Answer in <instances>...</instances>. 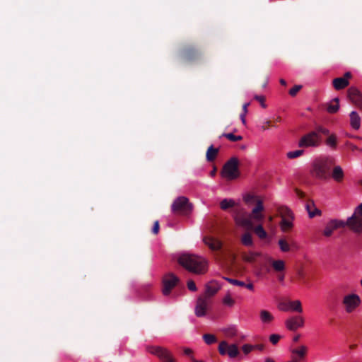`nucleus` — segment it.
I'll return each instance as SVG.
<instances>
[{"label": "nucleus", "instance_id": "nucleus-1", "mask_svg": "<svg viewBox=\"0 0 362 362\" xmlns=\"http://www.w3.org/2000/svg\"><path fill=\"white\" fill-rule=\"evenodd\" d=\"M347 226L353 232L360 234L362 233V203L354 210L351 216L346 221L342 220L332 219L325 226L322 232L325 237H330L334 230Z\"/></svg>", "mask_w": 362, "mask_h": 362}, {"label": "nucleus", "instance_id": "nucleus-2", "mask_svg": "<svg viewBox=\"0 0 362 362\" xmlns=\"http://www.w3.org/2000/svg\"><path fill=\"white\" fill-rule=\"evenodd\" d=\"M178 263L190 272L202 274L206 271V262L201 257L190 254H182L178 258Z\"/></svg>", "mask_w": 362, "mask_h": 362}, {"label": "nucleus", "instance_id": "nucleus-3", "mask_svg": "<svg viewBox=\"0 0 362 362\" xmlns=\"http://www.w3.org/2000/svg\"><path fill=\"white\" fill-rule=\"evenodd\" d=\"M329 131L328 129L317 125L315 127L314 131H311L308 134L303 135L298 142V146L300 148L317 147L320 145L322 142V136L320 134L328 135Z\"/></svg>", "mask_w": 362, "mask_h": 362}, {"label": "nucleus", "instance_id": "nucleus-4", "mask_svg": "<svg viewBox=\"0 0 362 362\" xmlns=\"http://www.w3.org/2000/svg\"><path fill=\"white\" fill-rule=\"evenodd\" d=\"M334 165V160L331 158H320L314 160L311 174L321 180H327L330 176L331 168Z\"/></svg>", "mask_w": 362, "mask_h": 362}, {"label": "nucleus", "instance_id": "nucleus-5", "mask_svg": "<svg viewBox=\"0 0 362 362\" xmlns=\"http://www.w3.org/2000/svg\"><path fill=\"white\" fill-rule=\"evenodd\" d=\"M264 207L262 200H257V204L252 209L248 216L243 218L242 224L246 228H254L255 223L262 224L264 219V214H263Z\"/></svg>", "mask_w": 362, "mask_h": 362}, {"label": "nucleus", "instance_id": "nucleus-6", "mask_svg": "<svg viewBox=\"0 0 362 362\" xmlns=\"http://www.w3.org/2000/svg\"><path fill=\"white\" fill-rule=\"evenodd\" d=\"M221 176L228 180H233L240 176L239 160L236 157L230 158L223 165Z\"/></svg>", "mask_w": 362, "mask_h": 362}, {"label": "nucleus", "instance_id": "nucleus-7", "mask_svg": "<svg viewBox=\"0 0 362 362\" xmlns=\"http://www.w3.org/2000/svg\"><path fill=\"white\" fill-rule=\"evenodd\" d=\"M192 209V204L185 197H177L172 204V211L174 214H187Z\"/></svg>", "mask_w": 362, "mask_h": 362}, {"label": "nucleus", "instance_id": "nucleus-8", "mask_svg": "<svg viewBox=\"0 0 362 362\" xmlns=\"http://www.w3.org/2000/svg\"><path fill=\"white\" fill-rule=\"evenodd\" d=\"M202 50L193 45L185 47L181 52L182 59L188 62H196L199 60L202 57Z\"/></svg>", "mask_w": 362, "mask_h": 362}, {"label": "nucleus", "instance_id": "nucleus-9", "mask_svg": "<svg viewBox=\"0 0 362 362\" xmlns=\"http://www.w3.org/2000/svg\"><path fill=\"white\" fill-rule=\"evenodd\" d=\"M148 351L156 356L162 362H176L171 352L166 348L158 346L148 347Z\"/></svg>", "mask_w": 362, "mask_h": 362}, {"label": "nucleus", "instance_id": "nucleus-10", "mask_svg": "<svg viewBox=\"0 0 362 362\" xmlns=\"http://www.w3.org/2000/svg\"><path fill=\"white\" fill-rule=\"evenodd\" d=\"M180 279L173 273H168L163 278V289L162 293L164 296L170 295L171 291L179 283Z\"/></svg>", "mask_w": 362, "mask_h": 362}, {"label": "nucleus", "instance_id": "nucleus-11", "mask_svg": "<svg viewBox=\"0 0 362 362\" xmlns=\"http://www.w3.org/2000/svg\"><path fill=\"white\" fill-rule=\"evenodd\" d=\"M361 303L359 296L355 293L346 295L342 300V304L347 313H353L360 305Z\"/></svg>", "mask_w": 362, "mask_h": 362}, {"label": "nucleus", "instance_id": "nucleus-12", "mask_svg": "<svg viewBox=\"0 0 362 362\" xmlns=\"http://www.w3.org/2000/svg\"><path fill=\"white\" fill-rule=\"evenodd\" d=\"M218 350L221 356L228 355L230 358H234L240 354L238 346L235 344H229L226 341L219 343Z\"/></svg>", "mask_w": 362, "mask_h": 362}, {"label": "nucleus", "instance_id": "nucleus-13", "mask_svg": "<svg viewBox=\"0 0 362 362\" xmlns=\"http://www.w3.org/2000/svg\"><path fill=\"white\" fill-rule=\"evenodd\" d=\"M210 300L207 298L200 296L197 300L194 312L197 317H204L206 314Z\"/></svg>", "mask_w": 362, "mask_h": 362}, {"label": "nucleus", "instance_id": "nucleus-14", "mask_svg": "<svg viewBox=\"0 0 362 362\" xmlns=\"http://www.w3.org/2000/svg\"><path fill=\"white\" fill-rule=\"evenodd\" d=\"M347 95L349 100L362 110V94L355 87H350L347 90Z\"/></svg>", "mask_w": 362, "mask_h": 362}, {"label": "nucleus", "instance_id": "nucleus-15", "mask_svg": "<svg viewBox=\"0 0 362 362\" xmlns=\"http://www.w3.org/2000/svg\"><path fill=\"white\" fill-rule=\"evenodd\" d=\"M303 318L300 316L291 317L286 321V327L291 331L296 330L298 328L303 327Z\"/></svg>", "mask_w": 362, "mask_h": 362}, {"label": "nucleus", "instance_id": "nucleus-16", "mask_svg": "<svg viewBox=\"0 0 362 362\" xmlns=\"http://www.w3.org/2000/svg\"><path fill=\"white\" fill-rule=\"evenodd\" d=\"M204 243L213 251H218L222 247V243L213 237H204Z\"/></svg>", "mask_w": 362, "mask_h": 362}, {"label": "nucleus", "instance_id": "nucleus-17", "mask_svg": "<svg viewBox=\"0 0 362 362\" xmlns=\"http://www.w3.org/2000/svg\"><path fill=\"white\" fill-rule=\"evenodd\" d=\"M307 351L308 348L304 345H302L298 348L292 349L291 352L293 359L297 361L303 359L306 356Z\"/></svg>", "mask_w": 362, "mask_h": 362}, {"label": "nucleus", "instance_id": "nucleus-18", "mask_svg": "<svg viewBox=\"0 0 362 362\" xmlns=\"http://www.w3.org/2000/svg\"><path fill=\"white\" fill-rule=\"evenodd\" d=\"M218 290L219 286L217 285V284L211 281L206 285L205 293L202 295V296H204L210 300V298L214 296Z\"/></svg>", "mask_w": 362, "mask_h": 362}, {"label": "nucleus", "instance_id": "nucleus-19", "mask_svg": "<svg viewBox=\"0 0 362 362\" xmlns=\"http://www.w3.org/2000/svg\"><path fill=\"white\" fill-rule=\"evenodd\" d=\"M350 124L353 129H358L361 125V117L356 111H352L350 115Z\"/></svg>", "mask_w": 362, "mask_h": 362}, {"label": "nucleus", "instance_id": "nucleus-20", "mask_svg": "<svg viewBox=\"0 0 362 362\" xmlns=\"http://www.w3.org/2000/svg\"><path fill=\"white\" fill-rule=\"evenodd\" d=\"M332 84L336 90H341L347 87L349 84V81L346 78L339 77L333 80Z\"/></svg>", "mask_w": 362, "mask_h": 362}, {"label": "nucleus", "instance_id": "nucleus-21", "mask_svg": "<svg viewBox=\"0 0 362 362\" xmlns=\"http://www.w3.org/2000/svg\"><path fill=\"white\" fill-rule=\"evenodd\" d=\"M261 255V253L257 252H250L244 253L242 255L243 259L248 263L253 264L256 262L257 258Z\"/></svg>", "mask_w": 362, "mask_h": 362}, {"label": "nucleus", "instance_id": "nucleus-22", "mask_svg": "<svg viewBox=\"0 0 362 362\" xmlns=\"http://www.w3.org/2000/svg\"><path fill=\"white\" fill-rule=\"evenodd\" d=\"M278 213L283 218H293V215L290 209L285 206H281L277 209Z\"/></svg>", "mask_w": 362, "mask_h": 362}, {"label": "nucleus", "instance_id": "nucleus-23", "mask_svg": "<svg viewBox=\"0 0 362 362\" xmlns=\"http://www.w3.org/2000/svg\"><path fill=\"white\" fill-rule=\"evenodd\" d=\"M247 229L252 230L254 233L260 238L265 239L267 237V233L264 229L262 224L254 226V228H247Z\"/></svg>", "mask_w": 362, "mask_h": 362}, {"label": "nucleus", "instance_id": "nucleus-24", "mask_svg": "<svg viewBox=\"0 0 362 362\" xmlns=\"http://www.w3.org/2000/svg\"><path fill=\"white\" fill-rule=\"evenodd\" d=\"M332 177L336 182H341L344 178V171L342 168L339 165L334 166L332 170Z\"/></svg>", "mask_w": 362, "mask_h": 362}, {"label": "nucleus", "instance_id": "nucleus-25", "mask_svg": "<svg viewBox=\"0 0 362 362\" xmlns=\"http://www.w3.org/2000/svg\"><path fill=\"white\" fill-rule=\"evenodd\" d=\"M218 153V148H214L213 145H211L207 151H206V158L207 160V161L209 162H212L214 161Z\"/></svg>", "mask_w": 362, "mask_h": 362}, {"label": "nucleus", "instance_id": "nucleus-26", "mask_svg": "<svg viewBox=\"0 0 362 362\" xmlns=\"http://www.w3.org/2000/svg\"><path fill=\"white\" fill-rule=\"evenodd\" d=\"M339 108V98H335L331 103L327 105V111L329 113H335Z\"/></svg>", "mask_w": 362, "mask_h": 362}, {"label": "nucleus", "instance_id": "nucleus-27", "mask_svg": "<svg viewBox=\"0 0 362 362\" xmlns=\"http://www.w3.org/2000/svg\"><path fill=\"white\" fill-rule=\"evenodd\" d=\"M293 218H283L280 223V227L283 232H287L293 228Z\"/></svg>", "mask_w": 362, "mask_h": 362}, {"label": "nucleus", "instance_id": "nucleus-28", "mask_svg": "<svg viewBox=\"0 0 362 362\" xmlns=\"http://www.w3.org/2000/svg\"><path fill=\"white\" fill-rule=\"evenodd\" d=\"M222 332L228 337H234L238 334V329L235 325H230L228 327L223 328Z\"/></svg>", "mask_w": 362, "mask_h": 362}, {"label": "nucleus", "instance_id": "nucleus-29", "mask_svg": "<svg viewBox=\"0 0 362 362\" xmlns=\"http://www.w3.org/2000/svg\"><path fill=\"white\" fill-rule=\"evenodd\" d=\"M260 319L264 323H269L273 320L274 317L269 311L262 310L260 312Z\"/></svg>", "mask_w": 362, "mask_h": 362}, {"label": "nucleus", "instance_id": "nucleus-30", "mask_svg": "<svg viewBox=\"0 0 362 362\" xmlns=\"http://www.w3.org/2000/svg\"><path fill=\"white\" fill-rule=\"evenodd\" d=\"M241 243L245 246H252L253 245V240L252 235L250 233H245L242 235Z\"/></svg>", "mask_w": 362, "mask_h": 362}, {"label": "nucleus", "instance_id": "nucleus-31", "mask_svg": "<svg viewBox=\"0 0 362 362\" xmlns=\"http://www.w3.org/2000/svg\"><path fill=\"white\" fill-rule=\"evenodd\" d=\"M289 308L298 313H302L303 308L300 300L290 301L288 303Z\"/></svg>", "mask_w": 362, "mask_h": 362}, {"label": "nucleus", "instance_id": "nucleus-32", "mask_svg": "<svg viewBox=\"0 0 362 362\" xmlns=\"http://www.w3.org/2000/svg\"><path fill=\"white\" fill-rule=\"evenodd\" d=\"M272 265L276 272H281L285 269V263L283 260H274L272 262Z\"/></svg>", "mask_w": 362, "mask_h": 362}, {"label": "nucleus", "instance_id": "nucleus-33", "mask_svg": "<svg viewBox=\"0 0 362 362\" xmlns=\"http://www.w3.org/2000/svg\"><path fill=\"white\" fill-rule=\"evenodd\" d=\"M325 143L327 146H330L332 148H336L337 147V136L335 134H328V137L327 138Z\"/></svg>", "mask_w": 362, "mask_h": 362}, {"label": "nucleus", "instance_id": "nucleus-34", "mask_svg": "<svg viewBox=\"0 0 362 362\" xmlns=\"http://www.w3.org/2000/svg\"><path fill=\"white\" fill-rule=\"evenodd\" d=\"M203 339L208 345L213 344L217 341L216 337L212 334H204L203 335Z\"/></svg>", "mask_w": 362, "mask_h": 362}, {"label": "nucleus", "instance_id": "nucleus-35", "mask_svg": "<svg viewBox=\"0 0 362 362\" xmlns=\"http://www.w3.org/2000/svg\"><path fill=\"white\" fill-rule=\"evenodd\" d=\"M234 205V201L228 199H223L220 203V206L223 210H227L228 209L233 207Z\"/></svg>", "mask_w": 362, "mask_h": 362}, {"label": "nucleus", "instance_id": "nucleus-36", "mask_svg": "<svg viewBox=\"0 0 362 362\" xmlns=\"http://www.w3.org/2000/svg\"><path fill=\"white\" fill-rule=\"evenodd\" d=\"M278 244L281 250L284 252H288L291 250V246L286 239H279Z\"/></svg>", "mask_w": 362, "mask_h": 362}, {"label": "nucleus", "instance_id": "nucleus-37", "mask_svg": "<svg viewBox=\"0 0 362 362\" xmlns=\"http://www.w3.org/2000/svg\"><path fill=\"white\" fill-rule=\"evenodd\" d=\"M257 200H260L256 195L248 194L244 197V201L247 204H257Z\"/></svg>", "mask_w": 362, "mask_h": 362}, {"label": "nucleus", "instance_id": "nucleus-38", "mask_svg": "<svg viewBox=\"0 0 362 362\" xmlns=\"http://www.w3.org/2000/svg\"><path fill=\"white\" fill-rule=\"evenodd\" d=\"M221 136L226 137L231 141H239L243 139L242 136L235 135L233 133H223Z\"/></svg>", "mask_w": 362, "mask_h": 362}, {"label": "nucleus", "instance_id": "nucleus-39", "mask_svg": "<svg viewBox=\"0 0 362 362\" xmlns=\"http://www.w3.org/2000/svg\"><path fill=\"white\" fill-rule=\"evenodd\" d=\"M304 153L303 150H296L293 151H289L287 153V157L290 159L296 158L300 156H302Z\"/></svg>", "mask_w": 362, "mask_h": 362}, {"label": "nucleus", "instance_id": "nucleus-40", "mask_svg": "<svg viewBox=\"0 0 362 362\" xmlns=\"http://www.w3.org/2000/svg\"><path fill=\"white\" fill-rule=\"evenodd\" d=\"M223 279L226 281H227L228 282H229L230 284L235 285V286L243 287L245 285V282L239 281V280L233 279L228 278V277H223Z\"/></svg>", "mask_w": 362, "mask_h": 362}, {"label": "nucleus", "instance_id": "nucleus-41", "mask_svg": "<svg viewBox=\"0 0 362 362\" xmlns=\"http://www.w3.org/2000/svg\"><path fill=\"white\" fill-rule=\"evenodd\" d=\"M253 349H254L253 345H250L248 344H245L242 346V350L245 355L250 353Z\"/></svg>", "mask_w": 362, "mask_h": 362}, {"label": "nucleus", "instance_id": "nucleus-42", "mask_svg": "<svg viewBox=\"0 0 362 362\" xmlns=\"http://www.w3.org/2000/svg\"><path fill=\"white\" fill-rule=\"evenodd\" d=\"M223 303L231 307L234 305L235 301L229 295H228L223 298Z\"/></svg>", "mask_w": 362, "mask_h": 362}, {"label": "nucleus", "instance_id": "nucleus-43", "mask_svg": "<svg viewBox=\"0 0 362 362\" xmlns=\"http://www.w3.org/2000/svg\"><path fill=\"white\" fill-rule=\"evenodd\" d=\"M281 337L279 334H273L270 335L269 341H271L272 344H276L279 339H281Z\"/></svg>", "mask_w": 362, "mask_h": 362}, {"label": "nucleus", "instance_id": "nucleus-44", "mask_svg": "<svg viewBox=\"0 0 362 362\" xmlns=\"http://www.w3.org/2000/svg\"><path fill=\"white\" fill-rule=\"evenodd\" d=\"M301 88H302V86L296 85L291 89H290L289 94L291 96H295Z\"/></svg>", "mask_w": 362, "mask_h": 362}, {"label": "nucleus", "instance_id": "nucleus-45", "mask_svg": "<svg viewBox=\"0 0 362 362\" xmlns=\"http://www.w3.org/2000/svg\"><path fill=\"white\" fill-rule=\"evenodd\" d=\"M254 98H255L256 100H257L258 102H259V103H260L261 106H262V107H264V108H265V107H266V104L264 103V100H265V98H264V96H262V95H255Z\"/></svg>", "mask_w": 362, "mask_h": 362}, {"label": "nucleus", "instance_id": "nucleus-46", "mask_svg": "<svg viewBox=\"0 0 362 362\" xmlns=\"http://www.w3.org/2000/svg\"><path fill=\"white\" fill-rule=\"evenodd\" d=\"M187 288L191 291H196L197 290L196 284L194 281L189 280L187 282Z\"/></svg>", "mask_w": 362, "mask_h": 362}, {"label": "nucleus", "instance_id": "nucleus-47", "mask_svg": "<svg viewBox=\"0 0 362 362\" xmlns=\"http://www.w3.org/2000/svg\"><path fill=\"white\" fill-rule=\"evenodd\" d=\"M322 214L321 211L320 209H318L315 206V208H313L312 212H310V216L309 217L310 218H313L315 217V216L318 215V216H320Z\"/></svg>", "mask_w": 362, "mask_h": 362}, {"label": "nucleus", "instance_id": "nucleus-48", "mask_svg": "<svg viewBox=\"0 0 362 362\" xmlns=\"http://www.w3.org/2000/svg\"><path fill=\"white\" fill-rule=\"evenodd\" d=\"M305 208H306V210L308 213V215L310 216V212H312L313 208H315V204L313 202L310 201V202H308L307 204H306V206H305Z\"/></svg>", "mask_w": 362, "mask_h": 362}, {"label": "nucleus", "instance_id": "nucleus-49", "mask_svg": "<svg viewBox=\"0 0 362 362\" xmlns=\"http://www.w3.org/2000/svg\"><path fill=\"white\" fill-rule=\"evenodd\" d=\"M297 275L299 280L302 281L303 283H305V274L303 270H298Z\"/></svg>", "mask_w": 362, "mask_h": 362}, {"label": "nucleus", "instance_id": "nucleus-50", "mask_svg": "<svg viewBox=\"0 0 362 362\" xmlns=\"http://www.w3.org/2000/svg\"><path fill=\"white\" fill-rule=\"evenodd\" d=\"M159 228H160L159 222H158V221H156L154 222L153 227L152 228V233L155 235L158 234V233L159 231Z\"/></svg>", "mask_w": 362, "mask_h": 362}, {"label": "nucleus", "instance_id": "nucleus-51", "mask_svg": "<svg viewBox=\"0 0 362 362\" xmlns=\"http://www.w3.org/2000/svg\"><path fill=\"white\" fill-rule=\"evenodd\" d=\"M270 124H271V121L270 120H267L264 122L263 125L262 126V129L263 131H265L267 129H268L269 127L270 126Z\"/></svg>", "mask_w": 362, "mask_h": 362}, {"label": "nucleus", "instance_id": "nucleus-52", "mask_svg": "<svg viewBox=\"0 0 362 362\" xmlns=\"http://www.w3.org/2000/svg\"><path fill=\"white\" fill-rule=\"evenodd\" d=\"M253 346H254V349H257L259 351H263L264 349V346L263 344L253 345Z\"/></svg>", "mask_w": 362, "mask_h": 362}, {"label": "nucleus", "instance_id": "nucleus-53", "mask_svg": "<svg viewBox=\"0 0 362 362\" xmlns=\"http://www.w3.org/2000/svg\"><path fill=\"white\" fill-rule=\"evenodd\" d=\"M296 193L300 198H303L305 197V194L298 189H296Z\"/></svg>", "mask_w": 362, "mask_h": 362}, {"label": "nucleus", "instance_id": "nucleus-54", "mask_svg": "<svg viewBox=\"0 0 362 362\" xmlns=\"http://www.w3.org/2000/svg\"><path fill=\"white\" fill-rule=\"evenodd\" d=\"M249 105H250L249 103L243 104V112H244L245 114L247 113V107H248Z\"/></svg>", "mask_w": 362, "mask_h": 362}, {"label": "nucleus", "instance_id": "nucleus-55", "mask_svg": "<svg viewBox=\"0 0 362 362\" xmlns=\"http://www.w3.org/2000/svg\"><path fill=\"white\" fill-rule=\"evenodd\" d=\"M184 354L187 356H190L192 354V350L189 348H185L184 349Z\"/></svg>", "mask_w": 362, "mask_h": 362}, {"label": "nucleus", "instance_id": "nucleus-56", "mask_svg": "<svg viewBox=\"0 0 362 362\" xmlns=\"http://www.w3.org/2000/svg\"><path fill=\"white\" fill-rule=\"evenodd\" d=\"M245 115H246V114H245L244 112H243L240 115V119H241L243 124H245V123H246Z\"/></svg>", "mask_w": 362, "mask_h": 362}, {"label": "nucleus", "instance_id": "nucleus-57", "mask_svg": "<svg viewBox=\"0 0 362 362\" xmlns=\"http://www.w3.org/2000/svg\"><path fill=\"white\" fill-rule=\"evenodd\" d=\"M244 287H246L247 289H249L250 291H252L254 289V286L252 283L247 284H245Z\"/></svg>", "mask_w": 362, "mask_h": 362}, {"label": "nucleus", "instance_id": "nucleus-58", "mask_svg": "<svg viewBox=\"0 0 362 362\" xmlns=\"http://www.w3.org/2000/svg\"><path fill=\"white\" fill-rule=\"evenodd\" d=\"M342 78H346L349 81L351 78V74L350 72H346Z\"/></svg>", "mask_w": 362, "mask_h": 362}, {"label": "nucleus", "instance_id": "nucleus-59", "mask_svg": "<svg viewBox=\"0 0 362 362\" xmlns=\"http://www.w3.org/2000/svg\"><path fill=\"white\" fill-rule=\"evenodd\" d=\"M216 170H216V167H214V169H213V170L211 171V173H210V175H211V177L215 176V175H216Z\"/></svg>", "mask_w": 362, "mask_h": 362}, {"label": "nucleus", "instance_id": "nucleus-60", "mask_svg": "<svg viewBox=\"0 0 362 362\" xmlns=\"http://www.w3.org/2000/svg\"><path fill=\"white\" fill-rule=\"evenodd\" d=\"M300 337V334L295 336L293 339V341L297 342L299 340Z\"/></svg>", "mask_w": 362, "mask_h": 362}, {"label": "nucleus", "instance_id": "nucleus-61", "mask_svg": "<svg viewBox=\"0 0 362 362\" xmlns=\"http://www.w3.org/2000/svg\"><path fill=\"white\" fill-rule=\"evenodd\" d=\"M278 279H279V280L280 281H284V274H280V275H279Z\"/></svg>", "mask_w": 362, "mask_h": 362}, {"label": "nucleus", "instance_id": "nucleus-62", "mask_svg": "<svg viewBox=\"0 0 362 362\" xmlns=\"http://www.w3.org/2000/svg\"><path fill=\"white\" fill-rule=\"evenodd\" d=\"M191 360L192 362H204V361H202V360H200V361L197 360L193 356H191Z\"/></svg>", "mask_w": 362, "mask_h": 362}, {"label": "nucleus", "instance_id": "nucleus-63", "mask_svg": "<svg viewBox=\"0 0 362 362\" xmlns=\"http://www.w3.org/2000/svg\"><path fill=\"white\" fill-rule=\"evenodd\" d=\"M279 82L283 86H286V81L284 79H283V78L280 79Z\"/></svg>", "mask_w": 362, "mask_h": 362}, {"label": "nucleus", "instance_id": "nucleus-64", "mask_svg": "<svg viewBox=\"0 0 362 362\" xmlns=\"http://www.w3.org/2000/svg\"><path fill=\"white\" fill-rule=\"evenodd\" d=\"M265 362H275L273 359L270 358H267L265 359Z\"/></svg>", "mask_w": 362, "mask_h": 362}]
</instances>
